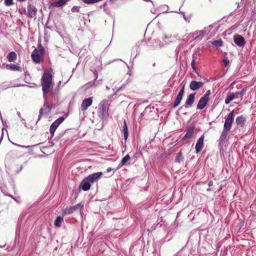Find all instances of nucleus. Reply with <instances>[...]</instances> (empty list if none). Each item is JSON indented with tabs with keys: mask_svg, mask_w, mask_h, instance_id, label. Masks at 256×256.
<instances>
[{
	"mask_svg": "<svg viewBox=\"0 0 256 256\" xmlns=\"http://www.w3.org/2000/svg\"><path fill=\"white\" fill-rule=\"evenodd\" d=\"M44 52V50L42 46H38L32 52L31 56L34 62L40 63V62Z\"/></svg>",
	"mask_w": 256,
	"mask_h": 256,
	"instance_id": "nucleus-1",
	"label": "nucleus"
},
{
	"mask_svg": "<svg viewBox=\"0 0 256 256\" xmlns=\"http://www.w3.org/2000/svg\"><path fill=\"white\" fill-rule=\"evenodd\" d=\"M108 105L109 102L108 100H103L100 102L98 112V114L99 118H104V116L106 114Z\"/></svg>",
	"mask_w": 256,
	"mask_h": 256,
	"instance_id": "nucleus-2",
	"label": "nucleus"
},
{
	"mask_svg": "<svg viewBox=\"0 0 256 256\" xmlns=\"http://www.w3.org/2000/svg\"><path fill=\"white\" fill-rule=\"evenodd\" d=\"M210 94V90H208L206 92L205 94L202 97L200 98L197 105L198 109L202 110L206 106L208 101Z\"/></svg>",
	"mask_w": 256,
	"mask_h": 256,
	"instance_id": "nucleus-3",
	"label": "nucleus"
},
{
	"mask_svg": "<svg viewBox=\"0 0 256 256\" xmlns=\"http://www.w3.org/2000/svg\"><path fill=\"white\" fill-rule=\"evenodd\" d=\"M38 10L36 7L30 2L28 3L26 16L30 18H36Z\"/></svg>",
	"mask_w": 256,
	"mask_h": 256,
	"instance_id": "nucleus-4",
	"label": "nucleus"
},
{
	"mask_svg": "<svg viewBox=\"0 0 256 256\" xmlns=\"http://www.w3.org/2000/svg\"><path fill=\"white\" fill-rule=\"evenodd\" d=\"M234 110L228 114L225 118L224 128L230 130L234 119Z\"/></svg>",
	"mask_w": 256,
	"mask_h": 256,
	"instance_id": "nucleus-5",
	"label": "nucleus"
},
{
	"mask_svg": "<svg viewBox=\"0 0 256 256\" xmlns=\"http://www.w3.org/2000/svg\"><path fill=\"white\" fill-rule=\"evenodd\" d=\"M44 99L45 102H44V106L40 110V113L37 122L40 120L42 114H48L50 112L52 108V106L48 104L46 98Z\"/></svg>",
	"mask_w": 256,
	"mask_h": 256,
	"instance_id": "nucleus-6",
	"label": "nucleus"
},
{
	"mask_svg": "<svg viewBox=\"0 0 256 256\" xmlns=\"http://www.w3.org/2000/svg\"><path fill=\"white\" fill-rule=\"evenodd\" d=\"M82 206L83 204H82V203H78L74 206H70L69 208L67 207L64 210L62 214L64 216L70 214L78 210L80 211Z\"/></svg>",
	"mask_w": 256,
	"mask_h": 256,
	"instance_id": "nucleus-7",
	"label": "nucleus"
},
{
	"mask_svg": "<svg viewBox=\"0 0 256 256\" xmlns=\"http://www.w3.org/2000/svg\"><path fill=\"white\" fill-rule=\"evenodd\" d=\"M64 120V118L63 116H61L56 120L50 126V133L53 136L54 133L56 130L57 128L59 126V125L62 124Z\"/></svg>",
	"mask_w": 256,
	"mask_h": 256,
	"instance_id": "nucleus-8",
	"label": "nucleus"
},
{
	"mask_svg": "<svg viewBox=\"0 0 256 256\" xmlns=\"http://www.w3.org/2000/svg\"><path fill=\"white\" fill-rule=\"evenodd\" d=\"M102 175V172H98L91 174L86 178L92 184L98 182L101 178Z\"/></svg>",
	"mask_w": 256,
	"mask_h": 256,
	"instance_id": "nucleus-9",
	"label": "nucleus"
},
{
	"mask_svg": "<svg viewBox=\"0 0 256 256\" xmlns=\"http://www.w3.org/2000/svg\"><path fill=\"white\" fill-rule=\"evenodd\" d=\"M234 41L239 47H243L246 44V40L244 38L239 34H235L234 36Z\"/></svg>",
	"mask_w": 256,
	"mask_h": 256,
	"instance_id": "nucleus-10",
	"label": "nucleus"
},
{
	"mask_svg": "<svg viewBox=\"0 0 256 256\" xmlns=\"http://www.w3.org/2000/svg\"><path fill=\"white\" fill-rule=\"evenodd\" d=\"M42 90L44 94V98H46V94L50 92V90L52 88V82H42Z\"/></svg>",
	"mask_w": 256,
	"mask_h": 256,
	"instance_id": "nucleus-11",
	"label": "nucleus"
},
{
	"mask_svg": "<svg viewBox=\"0 0 256 256\" xmlns=\"http://www.w3.org/2000/svg\"><path fill=\"white\" fill-rule=\"evenodd\" d=\"M52 76L48 70H45L42 78V82H52Z\"/></svg>",
	"mask_w": 256,
	"mask_h": 256,
	"instance_id": "nucleus-12",
	"label": "nucleus"
},
{
	"mask_svg": "<svg viewBox=\"0 0 256 256\" xmlns=\"http://www.w3.org/2000/svg\"><path fill=\"white\" fill-rule=\"evenodd\" d=\"M92 98L90 97L88 98L84 99L80 106L81 110L82 111H85L89 106L92 104Z\"/></svg>",
	"mask_w": 256,
	"mask_h": 256,
	"instance_id": "nucleus-13",
	"label": "nucleus"
},
{
	"mask_svg": "<svg viewBox=\"0 0 256 256\" xmlns=\"http://www.w3.org/2000/svg\"><path fill=\"white\" fill-rule=\"evenodd\" d=\"M204 83L202 82L192 80L190 84V88L192 90H197L202 88Z\"/></svg>",
	"mask_w": 256,
	"mask_h": 256,
	"instance_id": "nucleus-14",
	"label": "nucleus"
},
{
	"mask_svg": "<svg viewBox=\"0 0 256 256\" xmlns=\"http://www.w3.org/2000/svg\"><path fill=\"white\" fill-rule=\"evenodd\" d=\"M204 135L202 134L198 140L195 148L196 153L200 152L204 147Z\"/></svg>",
	"mask_w": 256,
	"mask_h": 256,
	"instance_id": "nucleus-15",
	"label": "nucleus"
},
{
	"mask_svg": "<svg viewBox=\"0 0 256 256\" xmlns=\"http://www.w3.org/2000/svg\"><path fill=\"white\" fill-rule=\"evenodd\" d=\"M0 68L13 71H21L22 68L18 65H0Z\"/></svg>",
	"mask_w": 256,
	"mask_h": 256,
	"instance_id": "nucleus-16",
	"label": "nucleus"
},
{
	"mask_svg": "<svg viewBox=\"0 0 256 256\" xmlns=\"http://www.w3.org/2000/svg\"><path fill=\"white\" fill-rule=\"evenodd\" d=\"M91 184L86 178H84L80 184V188H82L84 191H87L90 189Z\"/></svg>",
	"mask_w": 256,
	"mask_h": 256,
	"instance_id": "nucleus-17",
	"label": "nucleus"
},
{
	"mask_svg": "<svg viewBox=\"0 0 256 256\" xmlns=\"http://www.w3.org/2000/svg\"><path fill=\"white\" fill-rule=\"evenodd\" d=\"M195 94L196 93L191 94L188 95L184 105L186 108H188V107L191 106L194 104L195 100Z\"/></svg>",
	"mask_w": 256,
	"mask_h": 256,
	"instance_id": "nucleus-18",
	"label": "nucleus"
},
{
	"mask_svg": "<svg viewBox=\"0 0 256 256\" xmlns=\"http://www.w3.org/2000/svg\"><path fill=\"white\" fill-rule=\"evenodd\" d=\"M236 123L237 126L240 127L244 126L246 123V117L243 115L238 116L236 120Z\"/></svg>",
	"mask_w": 256,
	"mask_h": 256,
	"instance_id": "nucleus-19",
	"label": "nucleus"
},
{
	"mask_svg": "<svg viewBox=\"0 0 256 256\" xmlns=\"http://www.w3.org/2000/svg\"><path fill=\"white\" fill-rule=\"evenodd\" d=\"M102 69L101 66L100 65H94L90 67V70L92 71L95 76L94 80H96L98 78V73L100 72Z\"/></svg>",
	"mask_w": 256,
	"mask_h": 256,
	"instance_id": "nucleus-20",
	"label": "nucleus"
},
{
	"mask_svg": "<svg viewBox=\"0 0 256 256\" xmlns=\"http://www.w3.org/2000/svg\"><path fill=\"white\" fill-rule=\"evenodd\" d=\"M237 98L238 96H236V94L234 93H228L225 99V103L227 104H229L232 100Z\"/></svg>",
	"mask_w": 256,
	"mask_h": 256,
	"instance_id": "nucleus-21",
	"label": "nucleus"
},
{
	"mask_svg": "<svg viewBox=\"0 0 256 256\" xmlns=\"http://www.w3.org/2000/svg\"><path fill=\"white\" fill-rule=\"evenodd\" d=\"M64 222V216H58L56 218L54 222V226L56 228H60L62 222Z\"/></svg>",
	"mask_w": 256,
	"mask_h": 256,
	"instance_id": "nucleus-22",
	"label": "nucleus"
},
{
	"mask_svg": "<svg viewBox=\"0 0 256 256\" xmlns=\"http://www.w3.org/2000/svg\"><path fill=\"white\" fill-rule=\"evenodd\" d=\"M229 131V130L223 128L220 138V142H224L225 141Z\"/></svg>",
	"mask_w": 256,
	"mask_h": 256,
	"instance_id": "nucleus-23",
	"label": "nucleus"
},
{
	"mask_svg": "<svg viewBox=\"0 0 256 256\" xmlns=\"http://www.w3.org/2000/svg\"><path fill=\"white\" fill-rule=\"evenodd\" d=\"M17 58V54L14 52H10L7 56V58L9 62H14Z\"/></svg>",
	"mask_w": 256,
	"mask_h": 256,
	"instance_id": "nucleus-24",
	"label": "nucleus"
},
{
	"mask_svg": "<svg viewBox=\"0 0 256 256\" xmlns=\"http://www.w3.org/2000/svg\"><path fill=\"white\" fill-rule=\"evenodd\" d=\"M70 0H58V1L52 4L54 7H60L65 4Z\"/></svg>",
	"mask_w": 256,
	"mask_h": 256,
	"instance_id": "nucleus-25",
	"label": "nucleus"
},
{
	"mask_svg": "<svg viewBox=\"0 0 256 256\" xmlns=\"http://www.w3.org/2000/svg\"><path fill=\"white\" fill-rule=\"evenodd\" d=\"M200 62V54L195 52L192 56V60L190 64H198Z\"/></svg>",
	"mask_w": 256,
	"mask_h": 256,
	"instance_id": "nucleus-26",
	"label": "nucleus"
},
{
	"mask_svg": "<svg viewBox=\"0 0 256 256\" xmlns=\"http://www.w3.org/2000/svg\"><path fill=\"white\" fill-rule=\"evenodd\" d=\"M211 44L216 47H220L223 46V42L221 39L213 40L211 42Z\"/></svg>",
	"mask_w": 256,
	"mask_h": 256,
	"instance_id": "nucleus-27",
	"label": "nucleus"
},
{
	"mask_svg": "<svg viewBox=\"0 0 256 256\" xmlns=\"http://www.w3.org/2000/svg\"><path fill=\"white\" fill-rule=\"evenodd\" d=\"M194 133V130L192 128H189L186 132V134L184 136V139L190 138Z\"/></svg>",
	"mask_w": 256,
	"mask_h": 256,
	"instance_id": "nucleus-28",
	"label": "nucleus"
},
{
	"mask_svg": "<svg viewBox=\"0 0 256 256\" xmlns=\"http://www.w3.org/2000/svg\"><path fill=\"white\" fill-rule=\"evenodd\" d=\"M123 131L124 139L126 141L128 137V130L126 120L124 121Z\"/></svg>",
	"mask_w": 256,
	"mask_h": 256,
	"instance_id": "nucleus-29",
	"label": "nucleus"
},
{
	"mask_svg": "<svg viewBox=\"0 0 256 256\" xmlns=\"http://www.w3.org/2000/svg\"><path fill=\"white\" fill-rule=\"evenodd\" d=\"M128 162V154H126L122 160L118 164V168H120L126 163Z\"/></svg>",
	"mask_w": 256,
	"mask_h": 256,
	"instance_id": "nucleus-30",
	"label": "nucleus"
},
{
	"mask_svg": "<svg viewBox=\"0 0 256 256\" xmlns=\"http://www.w3.org/2000/svg\"><path fill=\"white\" fill-rule=\"evenodd\" d=\"M182 153L180 151L179 152L176 157L175 162H180L182 160Z\"/></svg>",
	"mask_w": 256,
	"mask_h": 256,
	"instance_id": "nucleus-31",
	"label": "nucleus"
},
{
	"mask_svg": "<svg viewBox=\"0 0 256 256\" xmlns=\"http://www.w3.org/2000/svg\"><path fill=\"white\" fill-rule=\"evenodd\" d=\"M245 92H246V89L243 88L240 92H237L234 94H236V96H238V97L240 95V96L241 98H242L243 96L245 94Z\"/></svg>",
	"mask_w": 256,
	"mask_h": 256,
	"instance_id": "nucleus-32",
	"label": "nucleus"
},
{
	"mask_svg": "<svg viewBox=\"0 0 256 256\" xmlns=\"http://www.w3.org/2000/svg\"><path fill=\"white\" fill-rule=\"evenodd\" d=\"M4 4L6 6H10L14 4L13 0H4Z\"/></svg>",
	"mask_w": 256,
	"mask_h": 256,
	"instance_id": "nucleus-33",
	"label": "nucleus"
},
{
	"mask_svg": "<svg viewBox=\"0 0 256 256\" xmlns=\"http://www.w3.org/2000/svg\"><path fill=\"white\" fill-rule=\"evenodd\" d=\"M18 12L21 14H26L27 12L25 8H22L18 9Z\"/></svg>",
	"mask_w": 256,
	"mask_h": 256,
	"instance_id": "nucleus-34",
	"label": "nucleus"
},
{
	"mask_svg": "<svg viewBox=\"0 0 256 256\" xmlns=\"http://www.w3.org/2000/svg\"><path fill=\"white\" fill-rule=\"evenodd\" d=\"M92 86H96L97 84H96L95 82L94 81V82H90L86 84V88H90V87Z\"/></svg>",
	"mask_w": 256,
	"mask_h": 256,
	"instance_id": "nucleus-35",
	"label": "nucleus"
},
{
	"mask_svg": "<svg viewBox=\"0 0 256 256\" xmlns=\"http://www.w3.org/2000/svg\"><path fill=\"white\" fill-rule=\"evenodd\" d=\"M72 11L74 12H78L80 11V7L78 6H74L72 8Z\"/></svg>",
	"mask_w": 256,
	"mask_h": 256,
	"instance_id": "nucleus-36",
	"label": "nucleus"
},
{
	"mask_svg": "<svg viewBox=\"0 0 256 256\" xmlns=\"http://www.w3.org/2000/svg\"><path fill=\"white\" fill-rule=\"evenodd\" d=\"M205 32H206V31L204 30H200V32H199V34L196 36L194 39H196L198 38V37L200 36H202L204 35L205 34Z\"/></svg>",
	"mask_w": 256,
	"mask_h": 256,
	"instance_id": "nucleus-37",
	"label": "nucleus"
},
{
	"mask_svg": "<svg viewBox=\"0 0 256 256\" xmlns=\"http://www.w3.org/2000/svg\"><path fill=\"white\" fill-rule=\"evenodd\" d=\"M180 102H181L180 100L176 98L174 104L173 106V108H175L177 107L180 104Z\"/></svg>",
	"mask_w": 256,
	"mask_h": 256,
	"instance_id": "nucleus-38",
	"label": "nucleus"
},
{
	"mask_svg": "<svg viewBox=\"0 0 256 256\" xmlns=\"http://www.w3.org/2000/svg\"><path fill=\"white\" fill-rule=\"evenodd\" d=\"M184 84H183L178 94L184 96Z\"/></svg>",
	"mask_w": 256,
	"mask_h": 256,
	"instance_id": "nucleus-39",
	"label": "nucleus"
},
{
	"mask_svg": "<svg viewBox=\"0 0 256 256\" xmlns=\"http://www.w3.org/2000/svg\"><path fill=\"white\" fill-rule=\"evenodd\" d=\"M169 38H170L169 36H168L166 34H164V40L165 41V42L166 43H168L169 42V40H168Z\"/></svg>",
	"mask_w": 256,
	"mask_h": 256,
	"instance_id": "nucleus-40",
	"label": "nucleus"
},
{
	"mask_svg": "<svg viewBox=\"0 0 256 256\" xmlns=\"http://www.w3.org/2000/svg\"><path fill=\"white\" fill-rule=\"evenodd\" d=\"M183 98V95L180 94H178L176 96V99L178 100H182Z\"/></svg>",
	"mask_w": 256,
	"mask_h": 256,
	"instance_id": "nucleus-41",
	"label": "nucleus"
},
{
	"mask_svg": "<svg viewBox=\"0 0 256 256\" xmlns=\"http://www.w3.org/2000/svg\"><path fill=\"white\" fill-rule=\"evenodd\" d=\"M116 62L118 63H122V62H124L121 59H116V60H113L112 62Z\"/></svg>",
	"mask_w": 256,
	"mask_h": 256,
	"instance_id": "nucleus-42",
	"label": "nucleus"
},
{
	"mask_svg": "<svg viewBox=\"0 0 256 256\" xmlns=\"http://www.w3.org/2000/svg\"><path fill=\"white\" fill-rule=\"evenodd\" d=\"M222 61L224 62V64H229L230 63L229 60L227 58H224L222 60Z\"/></svg>",
	"mask_w": 256,
	"mask_h": 256,
	"instance_id": "nucleus-43",
	"label": "nucleus"
},
{
	"mask_svg": "<svg viewBox=\"0 0 256 256\" xmlns=\"http://www.w3.org/2000/svg\"><path fill=\"white\" fill-rule=\"evenodd\" d=\"M126 84H123L122 86L121 87L119 88L118 89V91H120L123 88H124L126 86Z\"/></svg>",
	"mask_w": 256,
	"mask_h": 256,
	"instance_id": "nucleus-44",
	"label": "nucleus"
},
{
	"mask_svg": "<svg viewBox=\"0 0 256 256\" xmlns=\"http://www.w3.org/2000/svg\"><path fill=\"white\" fill-rule=\"evenodd\" d=\"M21 119V122H22L24 124H26V120L24 119L23 118H20Z\"/></svg>",
	"mask_w": 256,
	"mask_h": 256,
	"instance_id": "nucleus-45",
	"label": "nucleus"
},
{
	"mask_svg": "<svg viewBox=\"0 0 256 256\" xmlns=\"http://www.w3.org/2000/svg\"><path fill=\"white\" fill-rule=\"evenodd\" d=\"M191 66H192V68L194 69V71H196V65H191Z\"/></svg>",
	"mask_w": 256,
	"mask_h": 256,
	"instance_id": "nucleus-46",
	"label": "nucleus"
},
{
	"mask_svg": "<svg viewBox=\"0 0 256 256\" xmlns=\"http://www.w3.org/2000/svg\"><path fill=\"white\" fill-rule=\"evenodd\" d=\"M17 114H18V116L20 118H22V116H21V114H20V112H17Z\"/></svg>",
	"mask_w": 256,
	"mask_h": 256,
	"instance_id": "nucleus-47",
	"label": "nucleus"
},
{
	"mask_svg": "<svg viewBox=\"0 0 256 256\" xmlns=\"http://www.w3.org/2000/svg\"><path fill=\"white\" fill-rule=\"evenodd\" d=\"M16 146H20V147H24V148H28V147H29V146H21V145H19V144H16Z\"/></svg>",
	"mask_w": 256,
	"mask_h": 256,
	"instance_id": "nucleus-48",
	"label": "nucleus"
},
{
	"mask_svg": "<svg viewBox=\"0 0 256 256\" xmlns=\"http://www.w3.org/2000/svg\"><path fill=\"white\" fill-rule=\"evenodd\" d=\"M182 14H183V17H184V20H187V19H186V16H185V14H184V12H182Z\"/></svg>",
	"mask_w": 256,
	"mask_h": 256,
	"instance_id": "nucleus-49",
	"label": "nucleus"
},
{
	"mask_svg": "<svg viewBox=\"0 0 256 256\" xmlns=\"http://www.w3.org/2000/svg\"><path fill=\"white\" fill-rule=\"evenodd\" d=\"M17 0L18 2H24L26 0Z\"/></svg>",
	"mask_w": 256,
	"mask_h": 256,
	"instance_id": "nucleus-50",
	"label": "nucleus"
},
{
	"mask_svg": "<svg viewBox=\"0 0 256 256\" xmlns=\"http://www.w3.org/2000/svg\"><path fill=\"white\" fill-rule=\"evenodd\" d=\"M132 49H134V50H137V48H136V46H135V47L133 48Z\"/></svg>",
	"mask_w": 256,
	"mask_h": 256,
	"instance_id": "nucleus-51",
	"label": "nucleus"
},
{
	"mask_svg": "<svg viewBox=\"0 0 256 256\" xmlns=\"http://www.w3.org/2000/svg\"><path fill=\"white\" fill-rule=\"evenodd\" d=\"M110 170H111V168H108L107 169V172H110Z\"/></svg>",
	"mask_w": 256,
	"mask_h": 256,
	"instance_id": "nucleus-52",
	"label": "nucleus"
},
{
	"mask_svg": "<svg viewBox=\"0 0 256 256\" xmlns=\"http://www.w3.org/2000/svg\"><path fill=\"white\" fill-rule=\"evenodd\" d=\"M211 183H212V182H210L208 183V186H211Z\"/></svg>",
	"mask_w": 256,
	"mask_h": 256,
	"instance_id": "nucleus-53",
	"label": "nucleus"
},
{
	"mask_svg": "<svg viewBox=\"0 0 256 256\" xmlns=\"http://www.w3.org/2000/svg\"><path fill=\"white\" fill-rule=\"evenodd\" d=\"M126 169H124V170H122V171H123L124 172H125V171H126Z\"/></svg>",
	"mask_w": 256,
	"mask_h": 256,
	"instance_id": "nucleus-54",
	"label": "nucleus"
},
{
	"mask_svg": "<svg viewBox=\"0 0 256 256\" xmlns=\"http://www.w3.org/2000/svg\"><path fill=\"white\" fill-rule=\"evenodd\" d=\"M11 86L9 84L6 88L10 87Z\"/></svg>",
	"mask_w": 256,
	"mask_h": 256,
	"instance_id": "nucleus-55",
	"label": "nucleus"
},
{
	"mask_svg": "<svg viewBox=\"0 0 256 256\" xmlns=\"http://www.w3.org/2000/svg\"><path fill=\"white\" fill-rule=\"evenodd\" d=\"M22 166H20V170H22Z\"/></svg>",
	"mask_w": 256,
	"mask_h": 256,
	"instance_id": "nucleus-56",
	"label": "nucleus"
}]
</instances>
